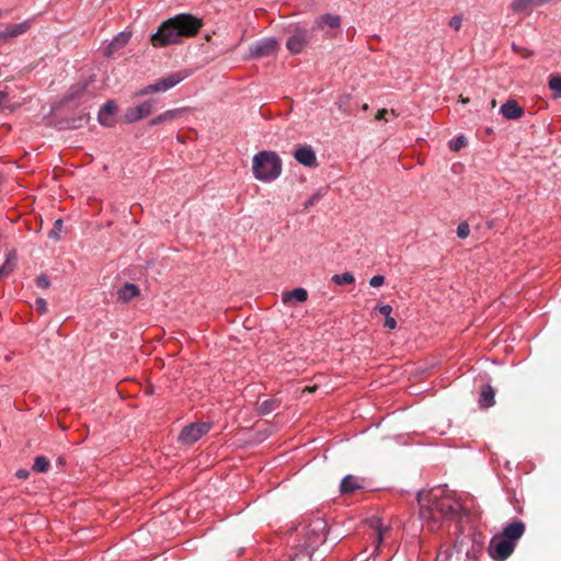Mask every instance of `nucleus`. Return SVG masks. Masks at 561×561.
Listing matches in <instances>:
<instances>
[{
    "label": "nucleus",
    "mask_w": 561,
    "mask_h": 561,
    "mask_svg": "<svg viewBox=\"0 0 561 561\" xmlns=\"http://www.w3.org/2000/svg\"><path fill=\"white\" fill-rule=\"evenodd\" d=\"M252 170L255 179L271 182L282 173V160L274 151H260L253 157Z\"/></svg>",
    "instance_id": "7ed1b4c3"
},
{
    "label": "nucleus",
    "mask_w": 561,
    "mask_h": 561,
    "mask_svg": "<svg viewBox=\"0 0 561 561\" xmlns=\"http://www.w3.org/2000/svg\"><path fill=\"white\" fill-rule=\"evenodd\" d=\"M470 233V227L467 222H461L457 227V236L460 239H466Z\"/></svg>",
    "instance_id": "2f4dec72"
},
{
    "label": "nucleus",
    "mask_w": 561,
    "mask_h": 561,
    "mask_svg": "<svg viewBox=\"0 0 561 561\" xmlns=\"http://www.w3.org/2000/svg\"><path fill=\"white\" fill-rule=\"evenodd\" d=\"M460 102L463 103V104H467L469 102V99L468 98H463L462 95H460Z\"/></svg>",
    "instance_id": "a18cd8bd"
},
{
    "label": "nucleus",
    "mask_w": 561,
    "mask_h": 561,
    "mask_svg": "<svg viewBox=\"0 0 561 561\" xmlns=\"http://www.w3.org/2000/svg\"><path fill=\"white\" fill-rule=\"evenodd\" d=\"M202 25V20L192 14H178L164 21L151 35L150 42L154 47L178 44L183 37L195 36Z\"/></svg>",
    "instance_id": "f257e3e1"
},
{
    "label": "nucleus",
    "mask_w": 561,
    "mask_h": 561,
    "mask_svg": "<svg viewBox=\"0 0 561 561\" xmlns=\"http://www.w3.org/2000/svg\"><path fill=\"white\" fill-rule=\"evenodd\" d=\"M310 35L307 30L297 28L287 39L286 47L293 54H299L308 45Z\"/></svg>",
    "instance_id": "1a4fd4ad"
},
{
    "label": "nucleus",
    "mask_w": 561,
    "mask_h": 561,
    "mask_svg": "<svg viewBox=\"0 0 561 561\" xmlns=\"http://www.w3.org/2000/svg\"><path fill=\"white\" fill-rule=\"evenodd\" d=\"M548 84L549 88L556 92L554 98H561V76H551Z\"/></svg>",
    "instance_id": "bb28decb"
},
{
    "label": "nucleus",
    "mask_w": 561,
    "mask_h": 561,
    "mask_svg": "<svg viewBox=\"0 0 561 561\" xmlns=\"http://www.w3.org/2000/svg\"><path fill=\"white\" fill-rule=\"evenodd\" d=\"M377 310H378L382 316H385V318H387V317H391L392 307H391V306H389V305L379 306V307H377Z\"/></svg>",
    "instance_id": "4c0bfd02"
},
{
    "label": "nucleus",
    "mask_w": 561,
    "mask_h": 561,
    "mask_svg": "<svg viewBox=\"0 0 561 561\" xmlns=\"http://www.w3.org/2000/svg\"><path fill=\"white\" fill-rule=\"evenodd\" d=\"M117 111V105L114 101H107L99 113V122L101 125L111 127L114 124L113 115Z\"/></svg>",
    "instance_id": "4468645a"
},
{
    "label": "nucleus",
    "mask_w": 561,
    "mask_h": 561,
    "mask_svg": "<svg viewBox=\"0 0 561 561\" xmlns=\"http://www.w3.org/2000/svg\"><path fill=\"white\" fill-rule=\"evenodd\" d=\"M7 99H8L7 91L0 89V111H2V110L8 107Z\"/></svg>",
    "instance_id": "58836bf2"
},
{
    "label": "nucleus",
    "mask_w": 561,
    "mask_h": 561,
    "mask_svg": "<svg viewBox=\"0 0 561 561\" xmlns=\"http://www.w3.org/2000/svg\"><path fill=\"white\" fill-rule=\"evenodd\" d=\"M35 306H36V309L37 311L41 313V314H44L47 312V302L45 299L43 298H37L35 300Z\"/></svg>",
    "instance_id": "f704fd0d"
},
{
    "label": "nucleus",
    "mask_w": 561,
    "mask_h": 561,
    "mask_svg": "<svg viewBox=\"0 0 561 561\" xmlns=\"http://www.w3.org/2000/svg\"><path fill=\"white\" fill-rule=\"evenodd\" d=\"M278 43L274 38H267L253 44L250 47V54L254 58H262L274 54L277 49Z\"/></svg>",
    "instance_id": "9d476101"
},
{
    "label": "nucleus",
    "mask_w": 561,
    "mask_h": 561,
    "mask_svg": "<svg viewBox=\"0 0 561 561\" xmlns=\"http://www.w3.org/2000/svg\"><path fill=\"white\" fill-rule=\"evenodd\" d=\"M61 230H62V220L61 219L55 220L53 228L48 232V238L53 239L55 241H58L60 239Z\"/></svg>",
    "instance_id": "c85d7f7f"
},
{
    "label": "nucleus",
    "mask_w": 561,
    "mask_h": 561,
    "mask_svg": "<svg viewBox=\"0 0 561 561\" xmlns=\"http://www.w3.org/2000/svg\"><path fill=\"white\" fill-rule=\"evenodd\" d=\"M128 39H129V35L128 34L121 33L108 45V49H118V48L123 47L124 45H126Z\"/></svg>",
    "instance_id": "cd10ccee"
},
{
    "label": "nucleus",
    "mask_w": 561,
    "mask_h": 561,
    "mask_svg": "<svg viewBox=\"0 0 561 561\" xmlns=\"http://www.w3.org/2000/svg\"><path fill=\"white\" fill-rule=\"evenodd\" d=\"M16 259V255L14 252L10 253L8 255V259L5 262L0 266V279L8 276L14 268L13 261Z\"/></svg>",
    "instance_id": "b1692460"
},
{
    "label": "nucleus",
    "mask_w": 561,
    "mask_h": 561,
    "mask_svg": "<svg viewBox=\"0 0 561 561\" xmlns=\"http://www.w3.org/2000/svg\"><path fill=\"white\" fill-rule=\"evenodd\" d=\"M295 159L305 167H316L317 157L314 151L309 146L299 147L295 153Z\"/></svg>",
    "instance_id": "f8f14e48"
},
{
    "label": "nucleus",
    "mask_w": 561,
    "mask_h": 561,
    "mask_svg": "<svg viewBox=\"0 0 561 561\" xmlns=\"http://www.w3.org/2000/svg\"><path fill=\"white\" fill-rule=\"evenodd\" d=\"M188 73L186 71H176L168 75L167 77L158 79L154 83L145 87L142 90L137 92V95H146L156 92H164L175 87L182 80H184Z\"/></svg>",
    "instance_id": "20e7f679"
},
{
    "label": "nucleus",
    "mask_w": 561,
    "mask_h": 561,
    "mask_svg": "<svg viewBox=\"0 0 561 561\" xmlns=\"http://www.w3.org/2000/svg\"><path fill=\"white\" fill-rule=\"evenodd\" d=\"M549 1L550 0H514L512 3V9L515 12H523L529 8L540 7Z\"/></svg>",
    "instance_id": "aec40b11"
},
{
    "label": "nucleus",
    "mask_w": 561,
    "mask_h": 561,
    "mask_svg": "<svg viewBox=\"0 0 561 561\" xmlns=\"http://www.w3.org/2000/svg\"><path fill=\"white\" fill-rule=\"evenodd\" d=\"M529 55H530V53H526V51H525V54H524L523 56H524V57H527V56H529Z\"/></svg>",
    "instance_id": "de8ad7c7"
},
{
    "label": "nucleus",
    "mask_w": 561,
    "mask_h": 561,
    "mask_svg": "<svg viewBox=\"0 0 561 561\" xmlns=\"http://www.w3.org/2000/svg\"><path fill=\"white\" fill-rule=\"evenodd\" d=\"M280 402L277 399H266L262 402L257 401L256 403V411L261 415H267L274 412L278 407Z\"/></svg>",
    "instance_id": "412c9836"
},
{
    "label": "nucleus",
    "mask_w": 561,
    "mask_h": 561,
    "mask_svg": "<svg viewBox=\"0 0 561 561\" xmlns=\"http://www.w3.org/2000/svg\"><path fill=\"white\" fill-rule=\"evenodd\" d=\"M462 24V16L461 15H455L449 21V26L454 28L455 31H459Z\"/></svg>",
    "instance_id": "72a5a7b5"
},
{
    "label": "nucleus",
    "mask_w": 561,
    "mask_h": 561,
    "mask_svg": "<svg viewBox=\"0 0 561 561\" xmlns=\"http://www.w3.org/2000/svg\"><path fill=\"white\" fill-rule=\"evenodd\" d=\"M467 146V138L465 136L457 137L456 140L449 142V148L458 152L460 149Z\"/></svg>",
    "instance_id": "c756f323"
},
{
    "label": "nucleus",
    "mask_w": 561,
    "mask_h": 561,
    "mask_svg": "<svg viewBox=\"0 0 561 561\" xmlns=\"http://www.w3.org/2000/svg\"><path fill=\"white\" fill-rule=\"evenodd\" d=\"M210 430V423L197 422L185 426L181 434L180 440L185 445H192Z\"/></svg>",
    "instance_id": "423d86ee"
},
{
    "label": "nucleus",
    "mask_w": 561,
    "mask_h": 561,
    "mask_svg": "<svg viewBox=\"0 0 561 561\" xmlns=\"http://www.w3.org/2000/svg\"><path fill=\"white\" fill-rule=\"evenodd\" d=\"M49 468V460L44 456H37L34 460L33 470L37 472H46Z\"/></svg>",
    "instance_id": "a878e982"
},
{
    "label": "nucleus",
    "mask_w": 561,
    "mask_h": 561,
    "mask_svg": "<svg viewBox=\"0 0 561 561\" xmlns=\"http://www.w3.org/2000/svg\"><path fill=\"white\" fill-rule=\"evenodd\" d=\"M362 484L358 479L352 474L343 478L340 484V492L342 494L353 493L354 491L362 489Z\"/></svg>",
    "instance_id": "6ab92c4d"
},
{
    "label": "nucleus",
    "mask_w": 561,
    "mask_h": 561,
    "mask_svg": "<svg viewBox=\"0 0 561 561\" xmlns=\"http://www.w3.org/2000/svg\"><path fill=\"white\" fill-rule=\"evenodd\" d=\"M369 527L374 530V537L377 542V547L380 546L390 530L388 526H383L379 518L373 517L368 520Z\"/></svg>",
    "instance_id": "f3484780"
},
{
    "label": "nucleus",
    "mask_w": 561,
    "mask_h": 561,
    "mask_svg": "<svg viewBox=\"0 0 561 561\" xmlns=\"http://www.w3.org/2000/svg\"><path fill=\"white\" fill-rule=\"evenodd\" d=\"M495 106H496V100H495V99H493V100L491 101V107H492V108H494Z\"/></svg>",
    "instance_id": "49530a36"
},
{
    "label": "nucleus",
    "mask_w": 561,
    "mask_h": 561,
    "mask_svg": "<svg viewBox=\"0 0 561 561\" xmlns=\"http://www.w3.org/2000/svg\"><path fill=\"white\" fill-rule=\"evenodd\" d=\"M153 110V101H146L135 107H128L124 114V121L128 124L135 123L151 114Z\"/></svg>",
    "instance_id": "6e6552de"
},
{
    "label": "nucleus",
    "mask_w": 561,
    "mask_h": 561,
    "mask_svg": "<svg viewBox=\"0 0 561 561\" xmlns=\"http://www.w3.org/2000/svg\"><path fill=\"white\" fill-rule=\"evenodd\" d=\"M309 554L307 552L296 553L291 561H308Z\"/></svg>",
    "instance_id": "a19ab883"
},
{
    "label": "nucleus",
    "mask_w": 561,
    "mask_h": 561,
    "mask_svg": "<svg viewBox=\"0 0 561 561\" xmlns=\"http://www.w3.org/2000/svg\"><path fill=\"white\" fill-rule=\"evenodd\" d=\"M501 114L506 119H517L524 114V108L517 103L516 100H508L501 106Z\"/></svg>",
    "instance_id": "ddd939ff"
},
{
    "label": "nucleus",
    "mask_w": 561,
    "mask_h": 561,
    "mask_svg": "<svg viewBox=\"0 0 561 561\" xmlns=\"http://www.w3.org/2000/svg\"><path fill=\"white\" fill-rule=\"evenodd\" d=\"M322 196L323 194L320 191L314 193L309 199L306 201L305 209H309L310 207L314 206L322 198Z\"/></svg>",
    "instance_id": "473e14b6"
},
{
    "label": "nucleus",
    "mask_w": 561,
    "mask_h": 561,
    "mask_svg": "<svg viewBox=\"0 0 561 561\" xmlns=\"http://www.w3.org/2000/svg\"><path fill=\"white\" fill-rule=\"evenodd\" d=\"M388 114V111L386 108L379 110L376 114V119L381 121L385 119V116Z\"/></svg>",
    "instance_id": "79ce46f5"
},
{
    "label": "nucleus",
    "mask_w": 561,
    "mask_h": 561,
    "mask_svg": "<svg viewBox=\"0 0 561 561\" xmlns=\"http://www.w3.org/2000/svg\"><path fill=\"white\" fill-rule=\"evenodd\" d=\"M526 526L522 520H514L502 531L501 536L516 546V541L525 534Z\"/></svg>",
    "instance_id": "9b49d317"
},
{
    "label": "nucleus",
    "mask_w": 561,
    "mask_h": 561,
    "mask_svg": "<svg viewBox=\"0 0 561 561\" xmlns=\"http://www.w3.org/2000/svg\"><path fill=\"white\" fill-rule=\"evenodd\" d=\"M317 390V386H307L302 391L304 392H314Z\"/></svg>",
    "instance_id": "c03bdc74"
},
{
    "label": "nucleus",
    "mask_w": 561,
    "mask_h": 561,
    "mask_svg": "<svg viewBox=\"0 0 561 561\" xmlns=\"http://www.w3.org/2000/svg\"><path fill=\"white\" fill-rule=\"evenodd\" d=\"M16 477L19 479H26L28 477V472L24 469H21V470H18L16 471Z\"/></svg>",
    "instance_id": "37998d69"
},
{
    "label": "nucleus",
    "mask_w": 561,
    "mask_h": 561,
    "mask_svg": "<svg viewBox=\"0 0 561 561\" xmlns=\"http://www.w3.org/2000/svg\"><path fill=\"white\" fill-rule=\"evenodd\" d=\"M117 295L119 300L128 302L139 295V288L134 284H125V286L117 291Z\"/></svg>",
    "instance_id": "4be33fe9"
},
{
    "label": "nucleus",
    "mask_w": 561,
    "mask_h": 561,
    "mask_svg": "<svg viewBox=\"0 0 561 561\" xmlns=\"http://www.w3.org/2000/svg\"><path fill=\"white\" fill-rule=\"evenodd\" d=\"M187 111H188L187 107H181V108H174V110L165 111L164 113H162V114L156 116L154 118H152L150 121V125L154 126V125L162 124L164 122H172V121L179 119Z\"/></svg>",
    "instance_id": "2eb2a0df"
},
{
    "label": "nucleus",
    "mask_w": 561,
    "mask_h": 561,
    "mask_svg": "<svg viewBox=\"0 0 561 561\" xmlns=\"http://www.w3.org/2000/svg\"><path fill=\"white\" fill-rule=\"evenodd\" d=\"M495 404V390L489 383L482 385L480 389L479 407L488 409Z\"/></svg>",
    "instance_id": "dca6fc26"
},
{
    "label": "nucleus",
    "mask_w": 561,
    "mask_h": 561,
    "mask_svg": "<svg viewBox=\"0 0 561 561\" xmlns=\"http://www.w3.org/2000/svg\"><path fill=\"white\" fill-rule=\"evenodd\" d=\"M36 285L39 288L46 289V288L49 287L50 283H49V279H48V277L46 275H39L36 278Z\"/></svg>",
    "instance_id": "c9c22d12"
},
{
    "label": "nucleus",
    "mask_w": 561,
    "mask_h": 561,
    "mask_svg": "<svg viewBox=\"0 0 561 561\" xmlns=\"http://www.w3.org/2000/svg\"><path fill=\"white\" fill-rule=\"evenodd\" d=\"M515 545L503 538L501 535L491 539L489 553L496 561H505L514 551Z\"/></svg>",
    "instance_id": "39448f33"
},
{
    "label": "nucleus",
    "mask_w": 561,
    "mask_h": 561,
    "mask_svg": "<svg viewBox=\"0 0 561 561\" xmlns=\"http://www.w3.org/2000/svg\"><path fill=\"white\" fill-rule=\"evenodd\" d=\"M462 513L465 510L461 503L449 496L431 497L427 505L422 503L420 507V516L427 522L430 530L437 529L444 519L458 520Z\"/></svg>",
    "instance_id": "f03ea898"
},
{
    "label": "nucleus",
    "mask_w": 561,
    "mask_h": 561,
    "mask_svg": "<svg viewBox=\"0 0 561 561\" xmlns=\"http://www.w3.org/2000/svg\"><path fill=\"white\" fill-rule=\"evenodd\" d=\"M291 299H295L299 302H304L308 299V293L305 288H295L291 291H285L283 294V301L285 304L290 301Z\"/></svg>",
    "instance_id": "5701e85b"
},
{
    "label": "nucleus",
    "mask_w": 561,
    "mask_h": 561,
    "mask_svg": "<svg viewBox=\"0 0 561 561\" xmlns=\"http://www.w3.org/2000/svg\"><path fill=\"white\" fill-rule=\"evenodd\" d=\"M340 25H341V18H340V15L327 13V14L321 15L316 21L314 28L323 30L324 26H328L330 28H337V27H340Z\"/></svg>",
    "instance_id": "a211bd4d"
},
{
    "label": "nucleus",
    "mask_w": 561,
    "mask_h": 561,
    "mask_svg": "<svg viewBox=\"0 0 561 561\" xmlns=\"http://www.w3.org/2000/svg\"><path fill=\"white\" fill-rule=\"evenodd\" d=\"M89 121V116L83 114L81 116H79L78 118H73L71 119V122L68 123V126L70 128H80L82 127L85 123H88Z\"/></svg>",
    "instance_id": "7c9ffc66"
},
{
    "label": "nucleus",
    "mask_w": 561,
    "mask_h": 561,
    "mask_svg": "<svg viewBox=\"0 0 561 561\" xmlns=\"http://www.w3.org/2000/svg\"><path fill=\"white\" fill-rule=\"evenodd\" d=\"M31 27L30 21H23L18 24H9L0 30V46L9 41L25 34Z\"/></svg>",
    "instance_id": "0eeeda50"
},
{
    "label": "nucleus",
    "mask_w": 561,
    "mask_h": 561,
    "mask_svg": "<svg viewBox=\"0 0 561 561\" xmlns=\"http://www.w3.org/2000/svg\"><path fill=\"white\" fill-rule=\"evenodd\" d=\"M383 325H385V328L392 330L397 327V321L392 317H387V318H385Z\"/></svg>",
    "instance_id": "ea45409f"
},
{
    "label": "nucleus",
    "mask_w": 561,
    "mask_h": 561,
    "mask_svg": "<svg viewBox=\"0 0 561 561\" xmlns=\"http://www.w3.org/2000/svg\"><path fill=\"white\" fill-rule=\"evenodd\" d=\"M383 284H385V277L382 275H375L369 280V285L371 287H380Z\"/></svg>",
    "instance_id": "e433bc0d"
},
{
    "label": "nucleus",
    "mask_w": 561,
    "mask_h": 561,
    "mask_svg": "<svg viewBox=\"0 0 561 561\" xmlns=\"http://www.w3.org/2000/svg\"><path fill=\"white\" fill-rule=\"evenodd\" d=\"M332 282H334L336 285L353 284L355 282V277L352 273L344 272L343 274L333 275Z\"/></svg>",
    "instance_id": "393cba45"
}]
</instances>
